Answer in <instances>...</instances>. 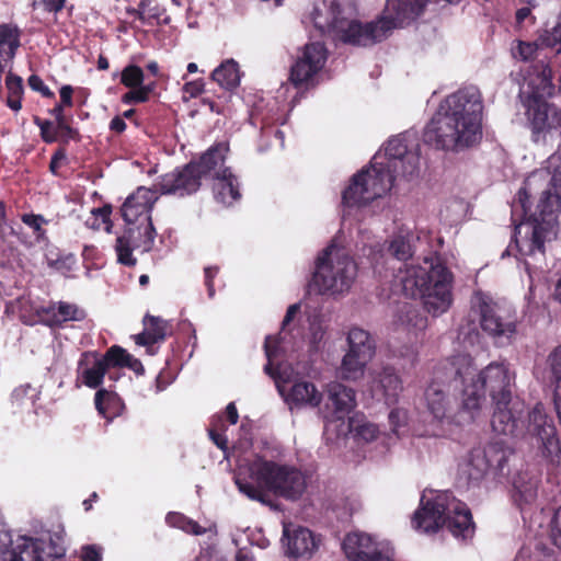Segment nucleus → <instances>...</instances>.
<instances>
[{"label":"nucleus","mask_w":561,"mask_h":561,"mask_svg":"<svg viewBox=\"0 0 561 561\" xmlns=\"http://www.w3.org/2000/svg\"><path fill=\"white\" fill-rule=\"evenodd\" d=\"M72 88L70 85H64L60 89V104L64 106L72 105Z\"/></svg>","instance_id":"e2e57ef3"},{"label":"nucleus","mask_w":561,"mask_h":561,"mask_svg":"<svg viewBox=\"0 0 561 561\" xmlns=\"http://www.w3.org/2000/svg\"><path fill=\"white\" fill-rule=\"evenodd\" d=\"M95 408L100 415L111 421L121 415L124 403L116 393L102 389L95 393Z\"/></svg>","instance_id":"72a5a7b5"},{"label":"nucleus","mask_w":561,"mask_h":561,"mask_svg":"<svg viewBox=\"0 0 561 561\" xmlns=\"http://www.w3.org/2000/svg\"><path fill=\"white\" fill-rule=\"evenodd\" d=\"M66 159V154L64 151H57L53 158H51V161H50V171L53 173H57V169L60 167V164L64 162V160Z\"/></svg>","instance_id":"338daca9"},{"label":"nucleus","mask_w":561,"mask_h":561,"mask_svg":"<svg viewBox=\"0 0 561 561\" xmlns=\"http://www.w3.org/2000/svg\"><path fill=\"white\" fill-rule=\"evenodd\" d=\"M529 93L527 99L545 100L553 94L554 87L551 81V69L543 67L536 77L529 78L527 82Z\"/></svg>","instance_id":"c9c22d12"},{"label":"nucleus","mask_w":561,"mask_h":561,"mask_svg":"<svg viewBox=\"0 0 561 561\" xmlns=\"http://www.w3.org/2000/svg\"><path fill=\"white\" fill-rule=\"evenodd\" d=\"M346 341L347 353L370 360L374 358L376 351L375 342L367 331L357 327L352 328L347 333Z\"/></svg>","instance_id":"c85d7f7f"},{"label":"nucleus","mask_w":561,"mask_h":561,"mask_svg":"<svg viewBox=\"0 0 561 561\" xmlns=\"http://www.w3.org/2000/svg\"><path fill=\"white\" fill-rule=\"evenodd\" d=\"M211 79L226 90L236 89L241 81L239 64L232 58L224 60L213 70Z\"/></svg>","instance_id":"7c9ffc66"},{"label":"nucleus","mask_w":561,"mask_h":561,"mask_svg":"<svg viewBox=\"0 0 561 561\" xmlns=\"http://www.w3.org/2000/svg\"><path fill=\"white\" fill-rule=\"evenodd\" d=\"M225 413H226V416H227L228 421L230 422V424H236L238 422L239 414H238L236 404L233 402H230L226 407Z\"/></svg>","instance_id":"774afa93"},{"label":"nucleus","mask_w":561,"mask_h":561,"mask_svg":"<svg viewBox=\"0 0 561 561\" xmlns=\"http://www.w3.org/2000/svg\"><path fill=\"white\" fill-rule=\"evenodd\" d=\"M453 274L438 257H425L422 264L405 265L394 276L392 293L421 297L434 317L445 313L453 304Z\"/></svg>","instance_id":"423d86ee"},{"label":"nucleus","mask_w":561,"mask_h":561,"mask_svg":"<svg viewBox=\"0 0 561 561\" xmlns=\"http://www.w3.org/2000/svg\"><path fill=\"white\" fill-rule=\"evenodd\" d=\"M240 430L242 436L229 454L222 416L215 417L209 428L211 440L225 451L227 459L232 457L237 462L234 483L239 492L262 504H270V493L291 501L299 499L307 488L304 473L293 466L266 460L250 453L251 427L243 421Z\"/></svg>","instance_id":"7ed1b4c3"},{"label":"nucleus","mask_w":561,"mask_h":561,"mask_svg":"<svg viewBox=\"0 0 561 561\" xmlns=\"http://www.w3.org/2000/svg\"><path fill=\"white\" fill-rule=\"evenodd\" d=\"M158 199L156 191L148 187H138L129 195L122 206V216L126 225L146 222L151 220L150 210Z\"/></svg>","instance_id":"aec40b11"},{"label":"nucleus","mask_w":561,"mask_h":561,"mask_svg":"<svg viewBox=\"0 0 561 561\" xmlns=\"http://www.w3.org/2000/svg\"><path fill=\"white\" fill-rule=\"evenodd\" d=\"M154 0H140L138 9L134 10V14L142 23H148L151 19L158 16V10L153 7Z\"/></svg>","instance_id":"49530a36"},{"label":"nucleus","mask_w":561,"mask_h":561,"mask_svg":"<svg viewBox=\"0 0 561 561\" xmlns=\"http://www.w3.org/2000/svg\"><path fill=\"white\" fill-rule=\"evenodd\" d=\"M56 134L60 135L61 137L72 139L76 137L77 133L68 125L67 121H65L58 125L56 124Z\"/></svg>","instance_id":"680f3d73"},{"label":"nucleus","mask_w":561,"mask_h":561,"mask_svg":"<svg viewBox=\"0 0 561 561\" xmlns=\"http://www.w3.org/2000/svg\"><path fill=\"white\" fill-rule=\"evenodd\" d=\"M80 558L82 561H101L102 550L94 545L84 546L81 548Z\"/></svg>","instance_id":"5fc2aeb1"},{"label":"nucleus","mask_w":561,"mask_h":561,"mask_svg":"<svg viewBox=\"0 0 561 561\" xmlns=\"http://www.w3.org/2000/svg\"><path fill=\"white\" fill-rule=\"evenodd\" d=\"M412 528L423 534H435L447 527L455 538L468 539L474 524L467 505L443 491H424L419 508L414 512Z\"/></svg>","instance_id":"6e6552de"},{"label":"nucleus","mask_w":561,"mask_h":561,"mask_svg":"<svg viewBox=\"0 0 561 561\" xmlns=\"http://www.w3.org/2000/svg\"><path fill=\"white\" fill-rule=\"evenodd\" d=\"M471 311L479 317L481 330L495 345H510L517 334L516 311L499 304L485 293L476 291L470 299Z\"/></svg>","instance_id":"f8f14e48"},{"label":"nucleus","mask_w":561,"mask_h":561,"mask_svg":"<svg viewBox=\"0 0 561 561\" xmlns=\"http://www.w3.org/2000/svg\"><path fill=\"white\" fill-rule=\"evenodd\" d=\"M410 237L411 233L408 229L400 228L391 238L387 251L399 261L410 259L413 255Z\"/></svg>","instance_id":"4c0bfd02"},{"label":"nucleus","mask_w":561,"mask_h":561,"mask_svg":"<svg viewBox=\"0 0 561 561\" xmlns=\"http://www.w3.org/2000/svg\"><path fill=\"white\" fill-rule=\"evenodd\" d=\"M370 359L357 357L354 354L345 353L337 368V375L346 381H356L364 377L366 367Z\"/></svg>","instance_id":"473e14b6"},{"label":"nucleus","mask_w":561,"mask_h":561,"mask_svg":"<svg viewBox=\"0 0 561 561\" xmlns=\"http://www.w3.org/2000/svg\"><path fill=\"white\" fill-rule=\"evenodd\" d=\"M214 195L217 202L230 206L241 198V184L231 169H222L214 179Z\"/></svg>","instance_id":"a878e982"},{"label":"nucleus","mask_w":561,"mask_h":561,"mask_svg":"<svg viewBox=\"0 0 561 561\" xmlns=\"http://www.w3.org/2000/svg\"><path fill=\"white\" fill-rule=\"evenodd\" d=\"M454 376H435L424 391V404L433 436L447 437L483 419L489 411L486 393L504 400L510 377L502 365L490 363L478 369L470 356H458Z\"/></svg>","instance_id":"f03ea898"},{"label":"nucleus","mask_w":561,"mask_h":561,"mask_svg":"<svg viewBox=\"0 0 561 561\" xmlns=\"http://www.w3.org/2000/svg\"><path fill=\"white\" fill-rule=\"evenodd\" d=\"M328 398L332 403L334 411L333 416L327 420L325 432L337 427V422L344 425V417L355 408V391L340 382H331L328 385Z\"/></svg>","instance_id":"4be33fe9"},{"label":"nucleus","mask_w":561,"mask_h":561,"mask_svg":"<svg viewBox=\"0 0 561 561\" xmlns=\"http://www.w3.org/2000/svg\"><path fill=\"white\" fill-rule=\"evenodd\" d=\"M553 290H552V297L556 301L561 304V264L560 267L557 268L553 275Z\"/></svg>","instance_id":"052dcab7"},{"label":"nucleus","mask_w":561,"mask_h":561,"mask_svg":"<svg viewBox=\"0 0 561 561\" xmlns=\"http://www.w3.org/2000/svg\"><path fill=\"white\" fill-rule=\"evenodd\" d=\"M131 89L133 90L124 94L122 98V101L125 104L146 102L151 91L149 87H138Z\"/></svg>","instance_id":"09e8293b"},{"label":"nucleus","mask_w":561,"mask_h":561,"mask_svg":"<svg viewBox=\"0 0 561 561\" xmlns=\"http://www.w3.org/2000/svg\"><path fill=\"white\" fill-rule=\"evenodd\" d=\"M202 179L195 162H191L181 170L163 175L159 186L162 194L184 196L196 192Z\"/></svg>","instance_id":"6ab92c4d"},{"label":"nucleus","mask_w":561,"mask_h":561,"mask_svg":"<svg viewBox=\"0 0 561 561\" xmlns=\"http://www.w3.org/2000/svg\"><path fill=\"white\" fill-rule=\"evenodd\" d=\"M20 46V33L15 26L0 25V59L4 62L12 59Z\"/></svg>","instance_id":"e433bc0d"},{"label":"nucleus","mask_w":561,"mask_h":561,"mask_svg":"<svg viewBox=\"0 0 561 561\" xmlns=\"http://www.w3.org/2000/svg\"><path fill=\"white\" fill-rule=\"evenodd\" d=\"M264 347L267 358L264 369L274 379L289 409L318 408L323 399L322 392L313 382L300 378V371L290 364L279 360L280 353L285 351L282 342L267 336Z\"/></svg>","instance_id":"1a4fd4ad"},{"label":"nucleus","mask_w":561,"mask_h":561,"mask_svg":"<svg viewBox=\"0 0 561 561\" xmlns=\"http://www.w3.org/2000/svg\"><path fill=\"white\" fill-rule=\"evenodd\" d=\"M28 85L34 90L41 92L45 96H50L53 93L49 88L43 82L38 76H31L28 78Z\"/></svg>","instance_id":"4d7b16f0"},{"label":"nucleus","mask_w":561,"mask_h":561,"mask_svg":"<svg viewBox=\"0 0 561 561\" xmlns=\"http://www.w3.org/2000/svg\"><path fill=\"white\" fill-rule=\"evenodd\" d=\"M515 459L512 447L505 442H492L485 447H474L460 465V474L470 482L480 481L493 468L499 474H508V463Z\"/></svg>","instance_id":"4468645a"},{"label":"nucleus","mask_w":561,"mask_h":561,"mask_svg":"<svg viewBox=\"0 0 561 561\" xmlns=\"http://www.w3.org/2000/svg\"><path fill=\"white\" fill-rule=\"evenodd\" d=\"M515 561H558L556 551L540 540L529 541L519 550Z\"/></svg>","instance_id":"f704fd0d"},{"label":"nucleus","mask_w":561,"mask_h":561,"mask_svg":"<svg viewBox=\"0 0 561 561\" xmlns=\"http://www.w3.org/2000/svg\"><path fill=\"white\" fill-rule=\"evenodd\" d=\"M165 522L169 526L179 528L186 534L199 536L206 533V528L181 513H169L165 517Z\"/></svg>","instance_id":"58836bf2"},{"label":"nucleus","mask_w":561,"mask_h":561,"mask_svg":"<svg viewBox=\"0 0 561 561\" xmlns=\"http://www.w3.org/2000/svg\"><path fill=\"white\" fill-rule=\"evenodd\" d=\"M22 220L25 225H27L30 228L36 232L37 238L43 237L44 231L42 229V226L46 222L45 219L39 215H24L22 217Z\"/></svg>","instance_id":"864d4df0"},{"label":"nucleus","mask_w":561,"mask_h":561,"mask_svg":"<svg viewBox=\"0 0 561 561\" xmlns=\"http://www.w3.org/2000/svg\"><path fill=\"white\" fill-rule=\"evenodd\" d=\"M64 554L60 538L50 533L13 539L10 533L0 530V561H55Z\"/></svg>","instance_id":"ddd939ff"},{"label":"nucleus","mask_w":561,"mask_h":561,"mask_svg":"<svg viewBox=\"0 0 561 561\" xmlns=\"http://www.w3.org/2000/svg\"><path fill=\"white\" fill-rule=\"evenodd\" d=\"M382 157L383 171L390 172L397 178L412 176L419 170V153L408 150L404 137L397 136L387 142L383 153L378 152Z\"/></svg>","instance_id":"f3484780"},{"label":"nucleus","mask_w":561,"mask_h":561,"mask_svg":"<svg viewBox=\"0 0 561 561\" xmlns=\"http://www.w3.org/2000/svg\"><path fill=\"white\" fill-rule=\"evenodd\" d=\"M538 479L528 472H520L513 478V500L519 507L523 518L529 519L530 527L536 524L527 513L536 505L538 497Z\"/></svg>","instance_id":"5701e85b"},{"label":"nucleus","mask_w":561,"mask_h":561,"mask_svg":"<svg viewBox=\"0 0 561 561\" xmlns=\"http://www.w3.org/2000/svg\"><path fill=\"white\" fill-rule=\"evenodd\" d=\"M527 19L531 20V22L535 21V18L531 15L530 7L519 8L516 11V15H515L516 26L520 27Z\"/></svg>","instance_id":"bf43d9fd"},{"label":"nucleus","mask_w":561,"mask_h":561,"mask_svg":"<svg viewBox=\"0 0 561 561\" xmlns=\"http://www.w3.org/2000/svg\"><path fill=\"white\" fill-rule=\"evenodd\" d=\"M347 428L353 439L359 445L378 442L380 445V454L388 451L393 440L392 435L380 433L378 425L370 422L362 414H355L350 417Z\"/></svg>","instance_id":"412c9836"},{"label":"nucleus","mask_w":561,"mask_h":561,"mask_svg":"<svg viewBox=\"0 0 561 561\" xmlns=\"http://www.w3.org/2000/svg\"><path fill=\"white\" fill-rule=\"evenodd\" d=\"M382 157L375 154L370 165L353 175L342 192L344 209L363 208L383 198L391 190L396 176L383 171Z\"/></svg>","instance_id":"9b49d317"},{"label":"nucleus","mask_w":561,"mask_h":561,"mask_svg":"<svg viewBox=\"0 0 561 561\" xmlns=\"http://www.w3.org/2000/svg\"><path fill=\"white\" fill-rule=\"evenodd\" d=\"M227 151V145L218 144L209 148L199 160L195 162L203 179L211 178L214 180L217 178L218 173L222 172V169H228L224 165Z\"/></svg>","instance_id":"cd10ccee"},{"label":"nucleus","mask_w":561,"mask_h":561,"mask_svg":"<svg viewBox=\"0 0 561 561\" xmlns=\"http://www.w3.org/2000/svg\"><path fill=\"white\" fill-rule=\"evenodd\" d=\"M107 359L112 360L113 367L126 366L136 371H138L139 368H142L141 363L138 359L131 357L128 353H126L125 350L119 346H112L107 351Z\"/></svg>","instance_id":"79ce46f5"},{"label":"nucleus","mask_w":561,"mask_h":561,"mask_svg":"<svg viewBox=\"0 0 561 561\" xmlns=\"http://www.w3.org/2000/svg\"><path fill=\"white\" fill-rule=\"evenodd\" d=\"M389 422L392 426L393 434H397V431L404 426L408 422V412L403 409H393L389 413Z\"/></svg>","instance_id":"3c124183"},{"label":"nucleus","mask_w":561,"mask_h":561,"mask_svg":"<svg viewBox=\"0 0 561 561\" xmlns=\"http://www.w3.org/2000/svg\"><path fill=\"white\" fill-rule=\"evenodd\" d=\"M204 91V83L202 80L188 81L183 85V92L190 98H196Z\"/></svg>","instance_id":"6e6d98bb"},{"label":"nucleus","mask_w":561,"mask_h":561,"mask_svg":"<svg viewBox=\"0 0 561 561\" xmlns=\"http://www.w3.org/2000/svg\"><path fill=\"white\" fill-rule=\"evenodd\" d=\"M328 50L320 42L305 45L296 62L290 68L289 80L296 88H308L317 82L324 68Z\"/></svg>","instance_id":"2eb2a0df"},{"label":"nucleus","mask_w":561,"mask_h":561,"mask_svg":"<svg viewBox=\"0 0 561 561\" xmlns=\"http://www.w3.org/2000/svg\"><path fill=\"white\" fill-rule=\"evenodd\" d=\"M396 323L415 336L427 327V318L420 310L410 304L400 307Z\"/></svg>","instance_id":"c756f323"},{"label":"nucleus","mask_w":561,"mask_h":561,"mask_svg":"<svg viewBox=\"0 0 561 561\" xmlns=\"http://www.w3.org/2000/svg\"><path fill=\"white\" fill-rule=\"evenodd\" d=\"M55 316L58 317V321H78L84 317V313L75 305L60 302Z\"/></svg>","instance_id":"c03bdc74"},{"label":"nucleus","mask_w":561,"mask_h":561,"mask_svg":"<svg viewBox=\"0 0 561 561\" xmlns=\"http://www.w3.org/2000/svg\"><path fill=\"white\" fill-rule=\"evenodd\" d=\"M526 115L533 141L548 145L561 137V110L546 100L526 99ZM561 211V144L547 160V167L531 172L513 203L516 221L514 242L529 276V290L543 273L545 243L557 238L558 215Z\"/></svg>","instance_id":"f257e3e1"},{"label":"nucleus","mask_w":561,"mask_h":561,"mask_svg":"<svg viewBox=\"0 0 561 561\" xmlns=\"http://www.w3.org/2000/svg\"><path fill=\"white\" fill-rule=\"evenodd\" d=\"M144 331L135 335V342L138 345H152L164 340L168 329L167 321L158 317L147 316L144 319Z\"/></svg>","instance_id":"2f4dec72"},{"label":"nucleus","mask_w":561,"mask_h":561,"mask_svg":"<svg viewBox=\"0 0 561 561\" xmlns=\"http://www.w3.org/2000/svg\"><path fill=\"white\" fill-rule=\"evenodd\" d=\"M550 535L553 543L561 547V506L554 511L550 519Z\"/></svg>","instance_id":"8fccbe9b"},{"label":"nucleus","mask_w":561,"mask_h":561,"mask_svg":"<svg viewBox=\"0 0 561 561\" xmlns=\"http://www.w3.org/2000/svg\"><path fill=\"white\" fill-rule=\"evenodd\" d=\"M541 45V42H524L515 41L512 44L511 51L514 59L520 61H529L537 56V51Z\"/></svg>","instance_id":"a19ab883"},{"label":"nucleus","mask_w":561,"mask_h":561,"mask_svg":"<svg viewBox=\"0 0 561 561\" xmlns=\"http://www.w3.org/2000/svg\"><path fill=\"white\" fill-rule=\"evenodd\" d=\"M112 360L107 359V353L100 357L95 353H85L82 355L78 371L82 382L89 388H96L101 385L104 375L111 371Z\"/></svg>","instance_id":"393cba45"},{"label":"nucleus","mask_w":561,"mask_h":561,"mask_svg":"<svg viewBox=\"0 0 561 561\" xmlns=\"http://www.w3.org/2000/svg\"><path fill=\"white\" fill-rule=\"evenodd\" d=\"M480 91L465 88L448 95L424 130V141L443 150H462L482 138Z\"/></svg>","instance_id":"39448f33"},{"label":"nucleus","mask_w":561,"mask_h":561,"mask_svg":"<svg viewBox=\"0 0 561 561\" xmlns=\"http://www.w3.org/2000/svg\"><path fill=\"white\" fill-rule=\"evenodd\" d=\"M403 390L402 380L390 367H386L371 385V392L387 404L396 403Z\"/></svg>","instance_id":"bb28decb"},{"label":"nucleus","mask_w":561,"mask_h":561,"mask_svg":"<svg viewBox=\"0 0 561 561\" xmlns=\"http://www.w3.org/2000/svg\"><path fill=\"white\" fill-rule=\"evenodd\" d=\"M427 2L387 0L388 15L363 24L353 18V8L347 0H319L311 12V20L322 34H332L347 44L369 46L419 18Z\"/></svg>","instance_id":"20e7f679"},{"label":"nucleus","mask_w":561,"mask_h":561,"mask_svg":"<svg viewBox=\"0 0 561 561\" xmlns=\"http://www.w3.org/2000/svg\"><path fill=\"white\" fill-rule=\"evenodd\" d=\"M300 310V304H294L289 306L287 309L286 316L283 320V331L286 329V327L291 322V320L296 317V314Z\"/></svg>","instance_id":"0e129e2a"},{"label":"nucleus","mask_w":561,"mask_h":561,"mask_svg":"<svg viewBox=\"0 0 561 561\" xmlns=\"http://www.w3.org/2000/svg\"><path fill=\"white\" fill-rule=\"evenodd\" d=\"M284 540L287 553L295 558H309L318 549L314 535L301 526L285 525Z\"/></svg>","instance_id":"b1692460"},{"label":"nucleus","mask_w":561,"mask_h":561,"mask_svg":"<svg viewBox=\"0 0 561 561\" xmlns=\"http://www.w3.org/2000/svg\"><path fill=\"white\" fill-rule=\"evenodd\" d=\"M156 236L151 220L146 219V222L127 225L124 233L116 240L118 262L127 266L135 265L136 259L133 256V251L149 252L154 245Z\"/></svg>","instance_id":"dca6fc26"},{"label":"nucleus","mask_w":561,"mask_h":561,"mask_svg":"<svg viewBox=\"0 0 561 561\" xmlns=\"http://www.w3.org/2000/svg\"><path fill=\"white\" fill-rule=\"evenodd\" d=\"M356 276L355 261L343 248L331 243L316 259L314 272L308 284V291L340 298L351 290Z\"/></svg>","instance_id":"9d476101"},{"label":"nucleus","mask_w":561,"mask_h":561,"mask_svg":"<svg viewBox=\"0 0 561 561\" xmlns=\"http://www.w3.org/2000/svg\"><path fill=\"white\" fill-rule=\"evenodd\" d=\"M502 365L508 377L510 382L507 387V397L504 400L494 398L488 393L495 404V410L492 415L491 425L494 433L503 436H519L524 433L536 437L540 443L543 453L549 456H556L560 453V443L557 437L556 426L551 419L545 412L541 403H537L534 409L528 413L527 424L524 421H518L512 410L507 407L512 400V392L515 385V374L510 369L508 364L505 362H495Z\"/></svg>","instance_id":"0eeeda50"},{"label":"nucleus","mask_w":561,"mask_h":561,"mask_svg":"<svg viewBox=\"0 0 561 561\" xmlns=\"http://www.w3.org/2000/svg\"><path fill=\"white\" fill-rule=\"evenodd\" d=\"M5 87L8 90L7 104L11 110L16 112L21 108V96L23 93L22 79L9 73L5 78Z\"/></svg>","instance_id":"ea45409f"},{"label":"nucleus","mask_w":561,"mask_h":561,"mask_svg":"<svg viewBox=\"0 0 561 561\" xmlns=\"http://www.w3.org/2000/svg\"><path fill=\"white\" fill-rule=\"evenodd\" d=\"M327 332V325L319 317H314L310 322V344L313 350H318L320 343L323 341Z\"/></svg>","instance_id":"a18cd8bd"},{"label":"nucleus","mask_w":561,"mask_h":561,"mask_svg":"<svg viewBox=\"0 0 561 561\" xmlns=\"http://www.w3.org/2000/svg\"><path fill=\"white\" fill-rule=\"evenodd\" d=\"M388 545L363 531L348 533L342 542V549L350 561H373Z\"/></svg>","instance_id":"a211bd4d"},{"label":"nucleus","mask_w":561,"mask_h":561,"mask_svg":"<svg viewBox=\"0 0 561 561\" xmlns=\"http://www.w3.org/2000/svg\"><path fill=\"white\" fill-rule=\"evenodd\" d=\"M551 373L557 382H561V346L556 348L549 356Z\"/></svg>","instance_id":"603ef678"},{"label":"nucleus","mask_w":561,"mask_h":561,"mask_svg":"<svg viewBox=\"0 0 561 561\" xmlns=\"http://www.w3.org/2000/svg\"><path fill=\"white\" fill-rule=\"evenodd\" d=\"M554 409L561 424V382L556 383L554 389Z\"/></svg>","instance_id":"69168bd1"},{"label":"nucleus","mask_w":561,"mask_h":561,"mask_svg":"<svg viewBox=\"0 0 561 561\" xmlns=\"http://www.w3.org/2000/svg\"><path fill=\"white\" fill-rule=\"evenodd\" d=\"M217 267H206L205 268V285L207 286L208 296L210 298L215 295V288L213 285V278L217 275Z\"/></svg>","instance_id":"13d9d810"},{"label":"nucleus","mask_w":561,"mask_h":561,"mask_svg":"<svg viewBox=\"0 0 561 561\" xmlns=\"http://www.w3.org/2000/svg\"><path fill=\"white\" fill-rule=\"evenodd\" d=\"M144 71L140 67L135 65H129L125 67L121 75L122 83L127 88H138L144 87Z\"/></svg>","instance_id":"37998d69"},{"label":"nucleus","mask_w":561,"mask_h":561,"mask_svg":"<svg viewBox=\"0 0 561 561\" xmlns=\"http://www.w3.org/2000/svg\"><path fill=\"white\" fill-rule=\"evenodd\" d=\"M111 207L103 206L99 208L91 209L92 221L90 219L87 220V224L93 229H99L103 224H106L110 219Z\"/></svg>","instance_id":"de8ad7c7"}]
</instances>
